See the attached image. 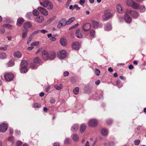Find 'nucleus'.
<instances>
[{
    "instance_id": "nucleus-39",
    "label": "nucleus",
    "mask_w": 146,
    "mask_h": 146,
    "mask_svg": "<svg viewBox=\"0 0 146 146\" xmlns=\"http://www.w3.org/2000/svg\"><path fill=\"white\" fill-rule=\"evenodd\" d=\"M14 64V63L13 60H11L7 63V65L8 67H11Z\"/></svg>"
},
{
    "instance_id": "nucleus-3",
    "label": "nucleus",
    "mask_w": 146,
    "mask_h": 146,
    "mask_svg": "<svg viewBox=\"0 0 146 146\" xmlns=\"http://www.w3.org/2000/svg\"><path fill=\"white\" fill-rule=\"evenodd\" d=\"M126 3L128 6L131 7L135 9H137V3L133 0H127Z\"/></svg>"
},
{
    "instance_id": "nucleus-40",
    "label": "nucleus",
    "mask_w": 146,
    "mask_h": 146,
    "mask_svg": "<svg viewBox=\"0 0 146 146\" xmlns=\"http://www.w3.org/2000/svg\"><path fill=\"white\" fill-rule=\"evenodd\" d=\"M64 142L65 144H70L71 143V141L70 139L69 138H66L64 141Z\"/></svg>"
},
{
    "instance_id": "nucleus-20",
    "label": "nucleus",
    "mask_w": 146,
    "mask_h": 146,
    "mask_svg": "<svg viewBox=\"0 0 146 146\" xmlns=\"http://www.w3.org/2000/svg\"><path fill=\"white\" fill-rule=\"evenodd\" d=\"M49 2L50 1L48 0H44L43 2H40V5L43 6L44 7H46Z\"/></svg>"
},
{
    "instance_id": "nucleus-45",
    "label": "nucleus",
    "mask_w": 146,
    "mask_h": 146,
    "mask_svg": "<svg viewBox=\"0 0 146 146\" xmlns=\"http://www.w3.org/2000/svg\"><path fill=\"white\" fill-rule=\"evenodd\" d=\"M95 73L96 74L97 76H98L100 75V70L98 69H96L95 70Z\"/></svg>"
},
{
    "instance_id": "nucleus-27",
    "label": "nucleus",
    "mask_w": 146,
    "mask_h": 146,
    "mask_svg": "<svg viewBox=\"0 0 146 146\" xmlns=\"http://www.w3.org/2000/svg\"><path fill=\"white\" fill-rule=\"evenodd\" d=\"M112 29V27L110 23H108L106 25L105 28V30L106 31H110Z\"/></svg>"
},
{
    "instance_id": "nucleus-62",
    "label": "nucleus",
    "mask_w": 146,
    "mask_h": 146,
    "mask_svg": "<svg viewBox=\"0 0 146 146\" xmlns=\"http://www.w3.org/2000/svg\"><path fill=\"white\" fill-rule=\"evenodd\" d=\"M50 88V86H48L45 89V91L46 92H48Z\"/></svg>"
},
{
    "instance_id": "nucleus-53",
    "label": "nucleus",
    "mask_w": 146,
    "mask_h": 146,
    "mask_svg": "<svg viewBox=\"0 0 146 146\" xmlns=\"http://www.w3.org/2000/svg\"><path fill=\"white\" fill-rule=\"evenodd\" d=\"M112 122V121L111 119H108L106 121V123L108 125H110Z\"/></svg>"
},
{
    "instance_id": "nucleus-29",
    "label": "nucleus",
    "mask_w": 146,
    "mask_h": 146,
    "mask_svg": "<svg viewBox=\"0 0 146 146\" xmlns=\"http://www.w3.org/2000/svg\"><path fill=\"white\" fill-rule=\"evenodd\" d=\"M7 55L6 53L4 52L0 53V59H4L6 58Z\"/></svg>"
},
{
    "instance_id": "nucleus-34",
    "label": "nucleus",
    "mask_w": 146,
    "mask_h": 146,
    "mask_svg": "<svg viewBox=\"0 0 146 146\" xmlns=\"http://www.w3.org/2000/svg\"><path fill=\"white\" fill-rule=\"evenodd\" d=\"M75 17H74L70 18L67 21H66L67 24L68 25L69 24H70L72 22H73V21H74L75 20Z\"/></svg>"
},
{
    "instance_id": "nucleus-49",
    "label": "nucleus",
    "mask_w": 146,
    "mask_h": 146,
    "mask_svg": "<svg viewBox=\"0 0 146 146\" xmlns=\"http://www.w3.org/2000/svg\"><path fill=\"white\" fill-rule=\"evenodd\" d=\"M8 141H9L13 142L14 141V138L13 136H10L8 138Z\"/></svg>"
},
{
    "instance_id": "nucleus-11",
    "label": "nucleus",
    "mask_w": 146,
    "mask_h": 146,
    "mask_svg": "<svg viewBox=\"0 0 146 146\" xmlns=\"http://www.w3.org/2000/svg\"><path fill=\"white\" fill-rule=\"evenodd\" d=\"M58 56L60 58H63L66 56V53L65 50H62L58 54Z\"/></svg>"
},
{
    "instance_id": "nucleus-37",
    "label": "nucleus",
    "mask_w": 146,
    "mask_h": 146,
    "mask_svg": "<svg viewBox=\"0 0 146 146\" xmlns=\"http://www.w3.org/2000/svg\"><path fill=\"white\" fill-rule=\"evenodd\" d=\"M54 88L57 90H60L62 89L63 85L62 84H60L59 86L57 84H56L54 86Z\"/></svg>"
},
{
    "instance_id": "nucleus-1",
    "label": "nucleus",
    "mask_w": 146,
    "mask_h": 146,
    "mask_svg": "<svg viewBox=\"0 0 146 146\" xmlns=\"http://www.w3.org/2000/svg\"><path fill=\"white\" fill-rule=\"evenodd\" d=\"M134 13L135 14L136 13L134 11H131V10L130 9H127L126 10L125 12L124 18L125 21L126 23H129L131 21V19L130 16L128 15V14H129L133 17H136L135 15H134L133 14V13Z\"/></svg>"
},
{
    "instance_id": "nucleus-15",
    "label": "nucleus",
    "mask_w": 146,
    "mask_h": 146,
    "mask_svg": "<svg viewBox=\"0 0 146 146\" xmlns=\"http://www.w3.org/2000/svg\"><path fill=\"white\" fill-rule=\"evenodd\" d=\"M116 9L117 12L119 13H122L123 12L121 5L119 4H118L116 6Z\"/></svg>"
},
{
    "instance_id": "nucleus-30",
    "label": "nucleus",
    "mask_w": 146,
    "mask_h": 146,
    "mask_svg": "<svg viewBox=\"0 0 146 146\" xmlns=\"http://www.w3.org/2000/svg\"><path fill=\"white\" fill-rule=\"evenodd\" d=\"M20 71L21 73H25L27 71V67H23V66H21Z\"/></svg>"
},
{
    "instance_id": "nucleus-42",
    "label": "nucleus",
    "mask_w": 146,
    "mask_h": 146,
    "mask_svg": "<svg viewBox=\"0 0 146 146\" xmlns=\"http://www.w3.org/2000/svg\"><path fill=\"white\" fill-rule=\"evenodd\" d=\"M40 31H39V30L36 31H35L33 32L31 34H30V35H31V36H32V37H33L34 35H36Z\"/></svg>"
},
{
    "instance_id": "nucleus-9",
    "label": "nucleus",
    "mask_w": 146,
    "mask_h": 146,
    "mask_svg": "<svg viewBox=\"0 0 146 146\" xmlns=\"http://www.w3.org/2000/svg\"><path fill=\"white\" fill-rule=\"evenodd\" d=\"M42 57L43 59L45 60H47L48 59L49 53L46 50H43L42 53Z\"/></svg>"
},
{
    "instance_id": "nucleus-22",
    "label": "nucleus",
    "mask_w": 146,
    "mask_h": 146,
    "mask_svg": "<svg viewBox=\"0 0 146 146\" xmlns=\"http://www.w3.org/2000/svg\"><path fill=\"white\" fill-rule=\"evenodd\" d=\"M72 139L74 141H78L79 140V137L76 134H73L72 135Z\"/></svg>"
},
{
    "instance_id": "nucleus-48",
    "label": "nucleus",
    "mask_w": 146,
    "mask_h": 146,
    "mask_svg": "<svg viewBox=\"0 0 146 146\" xmlns=\"http://www.w3.org/2000/svg\"><path fill=\"white\" fill-rule=\"evenodd\" d=\"M39 42L38 41L37 42H33L31 43V46H37L38 44L39 43Z\"/></svg>"
},
{
    "instance_id": "nucleus-13",
    "label": "nucleus",
    "mask_w": 146,
    "mask_h": 146,
    "mask_svg": "<svg viewBox=\"0 0 146 146\" xmlns=\"http://www.w3.org/2000/svg\"><path fill=\"white\" fill-rule=\"evenodd\" d=\"M72 48L75 50H78L80 47V44L79 42H74L72 44Z\"/></svg>"
},
{
    "instance_id": "nucleus-8",
    "label": "nucleus",
    "mask_w": 146,
    "mask_h": 146,
    "mask_svg": "<svg viewBox=\"0 0 146 146\" xmlns=\"http://www.w3.org/2000/svg\"><path fill=\"white\" fill-rule=\"evenodd\" d=\"M37 9L42 14L45 16L48 15V12L45 8L42 7H38Z\"/></svg>"
},
{
    "instance_id": "nucleus-14",
    "label": "nucleus",
    "mask_w": 146,
    "mask_h": 146,
    "mask_svg": "<svg viewBox=\"0 0 146 146\" xmlns=\"http://www.w3.org/2000/svg\"><path fill=\"white\" fill-rule=\"evenodd\" d=\"M56 54L53 52H51L49 53L48 59L49 60H52L54 59L56 57Z\"/></svg>"
},
{
    "instance_id": "nucleus-43",
    "label": "nucleus",
    "mask_w": 146,
    "mask_h": 146,
    "mask_svg": "<svg viewBox=\"0 0 146 146\" xmlns=\"http://www.w3.org/2000/svg\"><path fill=\"white\" fill-rule=\"evenodd\" d=\"M79 88L78 87L76 88L73 90L74 93L75 94H77L78 93Z\"/></svg>"
},
{
    "instance_id": "nucleus-61",
    "label": "nucleus",
    "mask_w": 146,
    "mask_h": 146,
    "mask_svg": "<svg viewBox=\"0 0 146 146\" xmlns=\"http://www.w3.org/2000/svg\"><path fill=\"white\" fill-rule=\"evenodd\" d=\"M69 75V72L68 71H65L64 73V76H68Z\"/></svg>"
},
{
    "instance_id": "nucleus-23",
    "label": "nucleus",
    "mask_w": 146,
    "mask_h": 146,
    "mask_svg": "<svg viewBox=\"0 0 146 146\" xmlns=\"http://www.w3.org/2000/svg\"><path fill=\"white\" fill-rule=\"evenodd\" d=\"M86 127L85 124H82L81 125L80 128V132L82 133L84 132L86 130Z\"/></svg>"
},
{
    "instance_id": "nucleus-10",
    "label": "nucleus",
    "mask_w": 146,
    "mask_h": 146,
    "mask_svg": "<svg viewBox=\"0 0 146 146\" xmlns=\"http://www.w3.org/2000/svg\"><path fill=\"white\" fill-rule=\"evenodd\" d=\"M75 35L77 38H82L83 37L82 32L80 30V29H78L76 31Z\"/></svg>"
},
{
    "instance_id": "nucleus-31",
    "label": "nucleus",
    "mask_w": 146,
    "mask_h": 146,
    "mask_svg": "<svg viewBox=\"0 0 146 146\" xmlns=\"http://www.w3.org/2000/svg\"><path fill=\"white\" fill-rule=\"evenodd\" d=\"M13 55L15 57H17L18 58H20L21 56V53L19 51L14 52L13 53Z\"/></svg>"
},
{
    "instance_id": "nucleus-44",
    "label": "nucleus",
    "mask_w": 146,
    "mask_h": 146,
    "mask_svg": "<svg viewBox=\"0 0 146 146\" xmlns=\"http://www.w3.org/2000/svg\"><path fill=\"white\" fill-rule=\"evenodd\" d=\"M33 37L32 36H31L30 35L27 41V44H29L30 43L33 39Z\"/></svg>"
},
{
    "instance_id": "nucleus-6",
    "label": "nucleus",
    "mask_w": 146,
    "mask_h": 146,
    "mask_svg": "<svg viewBox=\"0 0 146 146\" xmlns=\"http://www.w3.org/2000/svg\"><path fill=\"white\" fill-rule=\"evenodd\" d=\"M66 24H67L66 19L65 18H63L59 21L58 23L57 28L58 29L60 28L61 27L64 26Z\"/></svg>"
},
{
    "instance_id": "nucleus-25",
    "label": "nucleus",
    "mask_w": 146,
    "mask_h": 146,
    "mask_svg": "<svg viewBox=\"0 0 146 146\" xmlns=\"http://www.w3.org/2000/svg\"><path fill=\"white\" fill-rule=\"evenodd\" d=\"M34 61L36 64H40L42 62L41 60L38 57H35L34 59Z\"/></svg>"
},
{
    "instance_id": "nucleus-59",
    "label": "nucleus",
    "mask_w": 146,
    "mask_h": 146,
    "mask_svg": "<svg viewBox=\"0 0 146 146\" xmlns=\"http://www.w3.org/2000/svg\"><path fill=\"white\" fill-rule=\"evenodd\" d=\"M109 145L110 146H115V144L113 142L111 141L109 142Z\"/></svg>"
},
{
    "instance_id": "nucleus-41",
    "label": "nucleus",
    "mask_w": 146,
    "mask_h": 146,
    "mask_svg": "<svg viewBox=\"0 0 146 146\" xmlns=\"http://www.w3.org/2000/svg\"><path fill=\"white\" fill-rule=\"evenodd\" d=\"M28 31H26L24 32L22 34V37L23 39H25L27 36V34Z\"/></svg>"
},
{
    "instance_id": "nucleus-64",
    "label": "nucleus",
    "mask_w": 146,
    "mask_h": 146,
    "mask_svg": "<svg viewBox=\"0 0 146 146\" xmlns=\"http://www.w3.org/2000/svg\"><path fill=\"white\" fill-rule=\"evenodd\" d=\"M54 146H60V145L58 143H54Z\"/></svg>"
},
{
    "instance_id": "nucleus-51",
    "label": "nucleus",
    "mask_w": 146,
    "mask_h": 146,
    "mask_svg": "<svg viewBox=\"0 0 146 146\" xmlns=\"http://www.w3.org/2000/svg\"><path fill=\"white\" fill-rule=\"evenodd\" d=\"M36 65L33 63H32L31 64V68L32 69H34L35 68Z\"/></svg>"
},
{
    "instance_id": "nucleus-5",
    "label": "nucleus",
    "mask_w": 146,
    "mask_h": 146,
    "mask_svg": "<svg viewBox=\"0 0 146 146\" xmlns=\"http://www.w3.org/2000/svg\"><path fill=\"white\" fill-rule=\"evenodd\" d=\"M98 124L97 120L95 119H92L90 120L88 122V125L91 127H96Z\"/></svg>"
},
{
    "instance_id": "nucleus-36",
    "label": "nucleus",
    "mask_w": 146,
    "mask_h": 146,
    "mask_svg": "<svg viewBox=\"0 0 146 146\" xmlns=\"http://www.w3.org/2000/svg\"><path fill=\"white\" fill-rule=\"evenodd\" d=\"M46 7L48 9H51L53 8V5L52 3L50 1L48 4V5Z\"/></svg>"
},
{
    "instance_id": "nucleus-35",
    "label": "nucleus",
    "mask_w": 146,
    "mask_h": 146,
    "mask_svg": "<svg viewBox=\"0 0 146 146\" xmlns=\"http://www.w3.org/2000/svg\"><path fill=\"white\" fill-rule=\"evenodd\" d=\"M26 17L27 19L29 20L32 19V15L31 12H29L27 13L26 15Z\"/></svg>"
},
{
    "instance_id": "nucleus-16",
    "label": "nucleus",
    "mask_w": 146,
    "mask_h": 146,
    "mask_svg": "<svg viewBox=\"0 0 146 146\" xmlns=\"http://www.w3.org/2000/svg\"><path fill=\"white\" fill-rule=\"evenodd\" d=\"M78 129V125L77 124H74L71 128V130L74 132L77 131Z\"/></svg>"
},
{
    "instance_id": "nucleus-57",
    "label": "nucleus",
    "mask_w": 146,
    "mask_h": 146,
    "mask_svg": "<svg viewBox=\"0 0 146 146\" xmlns=\"http://www.w3.org/2000/svg\"><path fill=\"white\" fill-rule=\"evenodd\" d=\"M55 100L53 98H51V99H50V103L52 104H54L55 103Z\"/></svg>"
},
{
    "instance_id": "nucleus-56",
    "label": "nucleus",
    "mask_w": 146,
    "mask_h": 146,
    "mask_svg": "<svg viewBox=\"0 0 146 146\" xmlns=\"http://www.w3.org/2000/svg\"><path fill=\"white\" fill-rule=\"evenodd\" d=\"M7 46H6L3 47L0 46V50H6L7 49Z\"/></svg>"
},
{
    "instance_id": "nucleus-32",
    "label": "nucleus",
    "mask_w": 146,
    "mask_h": 146,
    "mask_svg": "<svg viewBox=\"0 0 146 146\" xmlns=\"http://www.w3.org/2000/svg\"><path fill=\"white\" fill-rule=\"evenodd\" d=\"M101 133L103 136H106L108 135V130L106 128L102 129L101 130Z\"/></svg>"
},
{
    "instance_id": "nucleus-26",
    "label": "nucleus",
    "mask_w": 146,
    "mask_h": 146,
    "mask_svg": "<svg viewBox=\"0 0 146 146\" xmlns=\"http://www.w3.org/2000/svg\"><path fill=\"white\" fill-rule=\"evenodd\" d=\"M28 64V62L25 60H22L21 62L20 66L23 67H27Z\"/></svg>"
},
{
    "instance_id": "nucleus-7",
    "label": "nucleus",
    "mask_w": 146,
    "mask_h": 146,
    "mask_svg": "<svg viewBox=\"0 0 146 146\" xmlns=\"http://www.w3.org/2000/svg\"><path fill=\"white\" fill-rule=\"evenodd\" d=\"M8 126L5 123H2L0 125V131L1 132H5L7 130Z\"/></svg>"
},
{
    "instance_id": "nucleus-12",
    "label": "nucleus",
    "mask_w": 146,
    "mask_h": 146,
    "mask_svg": "<svg viewBox=\"0 0 146 146\" xmlns=\"http://www.w3.org/2000/svg\"><path fill=\"white\" fill-rule=\"evenodd\" d=\"M91 27V25L90 23H86L82 26V29L85 31L89 30Z\"/></svg>"
},
{
    "instance_id": "nucleus-38",
    "label": "nucleus",
    "mask_w": 146,
    "mask_h": 146,
    "mask_svg": "<svg viewBox=\"0 0 146 146\" xmlns=\"http://www.w3.org/2000/svg\"><path fill=\"white\" fill-rule=\"evenodd\" d=\"M33 15L35 16H37L39 14V12L36 9L34 10L33 11Z\"/></svg>"
},
{
    "instance_id": "nucleus-2",
    "label": "nucleus",
    "mask_w": 146,
    "mask_h": 146,
    "mask_svg": "<svg viewBox=\"0 0 146 146\" xmlns=\"http://www.w3.org/2000/svg\"><path fill=\"white\" fill-rule=\"evenodd\" d=\"M112 16L109 9L106 10L104 12V14L102 17L104 21H107Z\"/></svg>"
},
{
    "instance_id": "nucleus-60",
    "label": "nucleus",
    "mask_w": 146,
    "mask_h": 146,
    "mask_svg": "<svg viewBox=\"0 0 146 146\" xmlns=\"http://www.w3.org/2000/svg\"><path fill=\"white\" fill-rule=\"evenodd\" d=\"M50 40L52 41H54L56 40V38L52 36L50 38Z\"/></svg>"
},
{
    "instance_id": "nucleus-55",
    "label": "nucleus",
    "mask_w": 146,
    "mask_h": 146,
    "mask_svg": "<svg viewBox=\"0 0 146 146\" xmlns=\"http://www.w3.org/2000/svg\"><path fill=\"white\" fill-rule=\"evenodd\" d=\"M73 7L74 9L75 8L77 10H78L80 9V8L78 7V5L76 4H75L74 5Z\"/></svg>"
},
{
    "instance_id": "nucleus-28",
    "label": "nucleus",
    "mask_w": 146,
    "mask_h": 146,
    "mask_svg": "<svg viewBox=\"0 0 146 146\" xmlns=\"http://www.w3.org/2000/svg\"><path fill=\"white\" fill-rule=\"evenodd\" d=\"M92 24L93 28H97L99 25L98 22L95 21H92Z\"/></svg>"
},
{
    "instance_id": "nucleus-33",
    "label": "nucleus",
    "mask_w": 146,
    "mask_h": 146,
    "mask_svg": "<svg viewBox=\"0 0 146 146\" xmlns=\"http://www.w3.org/2000/svg\"><path fill=\"white\" fill-rule=\"evenodd\" d=\"M2 27L3 28H7V29H12L13 28L12 26L9 24H5L3 25L2 26Z\"/></svg>"
},
{
    "instance_id": "nucleus-54",
    "label": "nucleus",
    "mask_w": 146,
    "mask_h": 146,
    "mask_svg": "<svg viewBox=\"0 0 146 146\" xmlns=\"http://www.w3.org/2000/svg\"><path fill=\"white\" fill-rule=\"evenodd\" d=\"M78 25V23L76 24L75 25L72 26L71 27H70L69 28V30H70L71 29H73L75 28V27H77Z\"/></svg>"
},
{
    "instance_id": "nucleus-18",
    "label": "nucleus",
    "mask_w": 146,
    "mask_h": 146,
    "mask_svg": "<svg viewBox=\"0 0 146 146\" xmlns=\"http://www.w3.org/2000/svg\"><path fill=\"white\" fill-rule=\"evenodd\" d=\"M44 20V18L42 16H39L38 17H36L35 19V21L39 23L42 22Z\"/></svg>"
},
{
    "instance_id": "nucleus-58",
    "label": "nucleus",
    "mask_w": 146,
    "mask_h": 146,
    "mask_svg": "<svg viewBox=\"0 0 146 146\" xmlns=\"http://www.w3.org/2000/svg\"><path fill=\"white\" fill-rule=\"evenodd\" d=\"M39 31H40V32L44 34L46 33H47L48 32L47 31L45 30H39Z\"/></svg>"
},
{
    "instance_id": "nucleus-50",
    "label": "nucleus",
    "mask_w": 146,
    "mask_h": 146,
    "mask_svg": "<svg viewBox=\"0 0 146 146\" xmlns=\"http://www.w3.org/2000/svg\"><path fill=\"white\" fill-rule=\"evenodd\" d=\"M34 107L35 108H39L40 107V105L39 104L36 103H35L34 104Z\"/></svg>"
},
{
    "instance_id": "nucleus-63",
    "label": "nucleus",
    "mask_w": 146,
    "mask_h": 146,
    "mask_svg": "<svg viewBox=\"0 0 146 146\" xmlns=\"http://www.w3.org/2000/svg\"><path fill=\"white\" fill-rule=\"evenodd\" d=\"M84 2L85 0H80L79 2L80 4L82 5H83Z\"/></svg>"
},
{
    "instance_id": "nucleus-4",
    "label": "nucleus",
    "mask_w": 146,
    "mask_h": 146,
    "mask_svg": "<svg viewBox=\"0 0 146 146\" xmlns=\"http://www.w3.org/2000/svg\"><path fill=\"white\" fill-rule=\"evenodd\" d=\"M5 80L7 81H10L13 80L14 78V75L11 73H5L4 76Z\"/></svg>"
},
{
    "instance_id": "nucleus-46",
    "label": "nucleus",
    "mask_w": 146,
    "mask_h": 146,
    "mask_svg": "<svg viewBox=\"0 0 146 146\" xmlns=\"http://www.w3.org/2000/svg\"><path fill=\"white\" fill-rule=\"evenodd\" d=\"M22 144V142L20 141H17L16 144V146H20Z\"/></svg>"
},
{
    "instance_id": "nucleus-17",
    "label": "nucleus",
    "mask_w": 146,
    "mask_h": 146,
    "mask_svg": "<svg viewBox=\"0 0 146 146\" xmlns=\"http://www.w3.org/2000/svg\"><path fill=\"white\" fill-rule=\"evenodd\" d=\"M31 26L32 24L29 22H27L25 23L23 25L24 28L26 29L29 28Z\"/></svg>"
},
{
    "instance_id": "nucleus-52",
    "label": "nucleus",
    "mask_w": 146,
    "mask_h": 146,
    "mask_svg": "<svg viewBox=\"0 0 146 146\" xmlns=\"http://www.w3.org/2000/svg\"><path fill=\"white\" fill-rule=\"evenodd\" d=\"M55 17H54L51 19H50L48 21H47V23L48 24H49L52 22L55 19Z\"/></svg>"
},
{
    "instance_id": "nucleus-47",
    "label": "nucleus",
    "mask_w": 146,
    "mask_h": 146,
    "mask_svg": "<svg viewBox=\"0 0 146 146\" xmlns=\"http://www.w3.org/2000/svg\"><path fill=\"white\" fill-rule=\"evenodd\" d=\"M95 32L94 30H92L90 31V35L92 36H94L95 35Z\"/></svg>"
},
{
    "instance_id": "nucleus-19",
    "label": "nucleus",
    "mask_w": 146,
    "mask_h": 146,
    "mask_svg": "<svg viewBox=\"0 0 146 146\" xmlns=\"http://www.w3.org/2000/svg\"><path fill=\"white\" fill-rule=\"evenodd\" d=\"M60 42L61 44L63 46H65L67 43L66 40L65 38H62L60 40Z\"/></svg>"
},
{
    "instance_id": "nucleus-21",
    "label": "nucleus",
    "mask_w": 146,
    "mask_h": 146,
    "mask_svg": "<svg viewBox=\"0 0 146 146\" xmlns=\"http://www.w3.org/2000/svg\"><path fill=\"white\" fill-rule=\"evenodd\" d=\"M138 9L141 12H144L145 10V8L144 6L142 5H139L138 4H137Z\"/></svg>"
},
{
    "instance_id": "nucleus-24",
    "label": "nucleus",
    "mask_w": 146,
    "mask_h": 146,
    "mask_svg": "<svg viewBox=\"0 0 146 146\" xmlns=\"http://www.w3.org/2000/svg\"><path fill=\"white\" fill-rule=\"evenodd\" d=\"M24 22V20L22 18H19L17 20V24L18 26H20Z\"/></svg>"
}]
</instances>
